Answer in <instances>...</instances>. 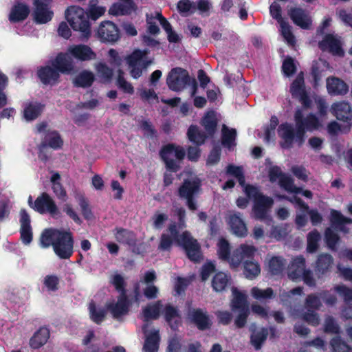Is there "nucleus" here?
<instances>
[{"label":"nucleus","mask_w":352,"mask_h":352,"mask_svg":"<svg viewBox=\"0 0 352 352\" xmlns=\"http://www.w3.org/2000/svg\"><path fill=\"white\" fill-rule=\"evenodd\" d=\"M278 124V119L276 116H272L270 124L265 128L264 140L269 142L275 138L276 128Z\"/></svg>","instance_id":"obj_52"},{"label":"nucleus","mask_w":352,"mask_h":352,"mask_svg":"<svg viewBox=\"0 0 352 352\" xmlns=\"http://www.w3.org/2000/svg\"><path fill=\"white\" fill-rule=\"evenodd\" d=\"M157 14L161 13L155 12L154 13L146 14L147 30L148 33L153 35L158 34L160 32V28L157 25V21H159L161 24V20L156 16Z\"/></svg>","instance_id":"obj_47"},{"label":"nucleus","mask_w":352,"mask_h":352,"mask_svg":"<svg viewBox=\"0 0 352 352\" xmlns=\"http://www.w3.org/2000/svg\"><path fill=\"white\" fill-rule=\"evenodd\" d=\"M43 106L38 102H29L25 104L23 116L27 121L36 119L42 112Z\"/></svg>","instance_id":"obj_38"},{"label":"nucleus","mask_w":352,"mask_h":352,"mask_svg":"<svg viewBox=\"0 0 352 352\" xmlns=\"http://www.w3.org/2000/svg\"><path fill=\"white\" fill-rule=\"evenodd\" d=\"M43 248L53 246L56 254L62 259L69 258L73 254L74 241L69 231L46 229L40 239Z\"/></svg>","instance_id":"obj_3"},{"label":"nucleus","mask_w":352,"mask_h":352,"mask_svg":"<svg viewBox=\"0 0 352 352\" xmlns=\"http://www.w3.org/2000/svg\"><path fill=\"white\" fill-rule=\"evenodd\" d=\"M320 239V233L314 230L310 232L307 235V250L309 252H315L318 247V241Z\"/></svg>","instance_id":"obj_54"},{"label":"nucleus","mask_w":352,"mask_h":352,"mask_svg":"<svg viewBox=\"0 0 352 352\" xmlns=\"http://www.w3.org/2000/svg\"><path fill=\"white\" fill-rule=\"evenodd\" d=\"M98 36L102 41L109 43H114L120 38L118 27L111 21H104L100 25Z\"/></svg>","instance_id":"obj_17"},{"label":"nucleus","mask_w":352,"mask_h":352,"mask_svg":"<svg viewBox=\"0 0 352 352\" xmlns=\"http://www.w3.org/2000/svg\"><path fill=\"white\" fill-rule=\"evenodd\" d=\"M319 47L323 52H328L332 55L342 57L344 55L343 43L341 38L335 34L326 35L319 42Z\"/></svg>","instance_id":"obj_14"},{"label":"nucleus","mask_w":352,"mask_h":352,"mask_svg":"<svg viewBox=\"0 0 352 352\" xmlns=\"http://www.w3.org/2000/svg\"><path fill=\"white\" fill-rule=\"evenodd\" d=\"M29 12L28 6L19 3L12 8L10 14V20L12 22L23 20L28 16Z\"/></svg>","instance_id":"obj_42"},{"label":"nucleus","mask_w":352,"mask_h":352,"mask_svg":"<svg viewBox=\"0 0 352 352\" xmlns=\"http://www.w3.org/2000/svg\"><path fill=\"white\" fill-rule=\"evenodd\" d=\"M285 265V260L280 256H274L268 261V268L272 274L280 273Z\"/></svg>","instance_id":"obj_48"},{"label":"nucleus","mask_w":352,"mask_h":352,"mask_svg":"<svg viewBox=\"0 0 352 352\" xmlns=\"http://www.w3.org/2000/svg\"><path fill=\"white\" fill-rule=\"evenodd\" d=\"M90 317L91 320L96 322H101L105 316V311L102 308L96 307L93 302H91L89 306Z\"/></svg>","instance_id":"obj_56"},{"label":"nucleus","mask_w":352,"mask_h":352,"mask_svg":"<svg viewBox=\"0 0 352 352\" xmlns=\"http://www.w3.org/2000/svg\"><path fill=\"white\" fill-rule=\"evenodd\" d=\"M267 336V331L265 329H261L260 331H254L252 334L251 342L256 349L261 348V344L265 341Z\"/></svg>","instance_id":"obj_55"},{"label":"nucleus","mask_w":352,"mask_h":352,"mask_svg":"<svg viewBox=\"0 0 352 352\" xmlns=\"http://www.w3.org/2000/svg\"><path fill=\"white\" fill-rule=\"evenodd\" d=\"M227 173L236 177L239 184L243 188V191L249 199L254 201L253 212L256 219L264 220L267 219L270 209L274 201L269 197L263 195L258 189L251 185H245L244 177L241 168L229 165Z\"/></svg>","instance_id":"obj_2"},{"label":"nucleus","mask_w":352,"mask_h":352,"mask_svg":"<svg viewBox=\"0 0 352 352\" xmlns=\"http://www.w3.org/2000/svg\"><path fill=\"white\" fill-rule=\"evenodd\" d=\"M51 182L52 184V189L58 198L65 199L66 197V192L60 183V175L54 173L51 177Z\"/></svg>","instance_id":"obj_51"},{"label":"nucleus","mask_w":352,"mask_h":352,"mask_svg":"<svg viewBox=\"0 0 352 352\" xmlns=\"http://www.w3.org/2000/svg\"><path fill=\"white\" fill-rule=\"evenodd\" d=\"M332 257L329 254H322L319 256L317 261V270L318 272L324 273L332 264Z\"/></svg>","instance_id":"obj_62"},{"label":"nucleus","mask_w":352,"mask_h":352,"mask_svg":"<svg viewBox=\"0 0 352 352\" xmlns=\"http://www.w3.org/2000/svg\"><path fill=\"white\" fill-rule=\"evenodd\" d=\"M352 122H348L342 127L337 122L333 121L327 126L328 133L331 135H336L338 133H347L350 131Z\"/></svg>","instance_id":"obj_58"},{"label":"nucleus","mask_w":352,"mask_h":352,"mask_svg":"<svg viewBox=\"0 0 352 352\" xmlns=\"http://www.w3.org/2000/svg\"><path fill=\"white\" fill-rule=\"evenodd\" d=\"M232 294L231 309L234 312L239 313L234 323L237 327L241 328L245 324L246 319L249 314L247 294L245 292L239 290L236 287L232 288Z\"/></svg>","instance_id":"obj_8"},{"label":"nucleus","mask_w":352,"mask_h":352,"mask_svg":"<svg viewBox=\"0 0 352 352\" xmlns=\"http://www.w3.org/2000/svg\"><path fill=\"white\" fill-rule=\"evenodd\" d=\"M21 238L25 244H29L32 240V231L30 218L25 210L20 212Z\"/></svg>","instance_id":"obj_27"},{"label":"nucleus","mask_w":352,"mask_h":352,"mask_svg":"<svg viewBox=\"0 0 352 352\" xmlns=\"http://www.w3.org/2000/svg\"><path fill=\"white\" fill-rule=\"evenodd\" d=\"M168 214L166 213L156 211L152 217L153 226L155 229L161 230L164 226L168 220Z\"/></svg>","instance_id":"obj_60"},{"label":"nucleus","mask_w":352,"mask_h":352,"mask_svg":"<svg viewBox=\"0 0 352 352\" xmlns=\"http://www.w3.org/2000/svg\"><path fill=\"white\" fill-rule=\"evenodd\" d=\"M147 325L143 327V331L146 336L143 347L144 352H157L160 341L159 331L153 329L148 332L146 329Z\"/></svg>","instance_id":"obj_28"},{"label":"nucleus","mask_w":352,"mask_h":352,"mask_svg":"<svg viewBox=\"0 0 352 352\" xmlns=\"http://www.w3.org/2000/svg\"><path fill=\"white\" fill-rule=\"evenodd\" d=\"M161 20V25L166 31L168 36V40L170 43H177L180 41V36L172 30L170 24L162 16V14H157L156 15Z\"/></svg>","instance_id":"obj_44"},{"label":"nucleus","mask_w":352,"mask_h":352,"mask_svg":"<svg viewBox=\"0 0 352 352\" xmlns=\"http://www.w3.org/2000/svg\"><path fill=\"white\" fill-rule=\"evenodd\" d=\"M331 346L333 352H352V349L350 348L345 342H342L338 337H336L331 340Z\"/></svg>","instance_id":"obj_63"},{"label":"nucleus","mask_w":352,"mask_h":352,"mask_svg":"<svg viewBox=\"0 0 352 352\" xmlns=\"http://www.w3.org/2000/svg\"><path fill=\"white\" fill-rule=\"evenodd\" d=\"M78 202L84 218L87 220L93 219L94 214L86 199L82 195H80L78 198Z\"/></svg>","instance_id":"obj_57"},{"label":"nucleus","mask_w":352,"mask_h":352,"mask_svg":"<svg viewBox=\"0 0 352 352\" xmlns=\"http://www.w3.org/2000/svg\"><path fill=\"white\" fill-rule=\"evenodd\" d=\"M288 200L293 203L296 208L302 210L305 212H307L309 215L311 222L314 226H316L322 222V217L318 211L316 210H309L308 206L296 195H294L291 198H288Z\"/></svg>","instance_id":"obj_29"},{"label":"nucleus","mask_w":352,"mask_h":352,"mask_svg":"<svg viewBox=\"0 0 352 352\" xmlns=\"http://www.w3.org/2000/svg\"><path fill=\"white\" fill-rule=\"evenodd\" d=\"M189 140L197 145L202 144L205 140L206 135L201 133L197 126L191 125L187 133Z\"/></svg>","instance_id":"obj_45"},{"label":"nucleus","mask_w":352,"mask_h":352,"mask_svg":"<svg viewBox=\"0 0 352 352\" xmlns=\"http://www.w3.org/2000/svg\"><path fill=\"white\" fill-rule=\"evenodd\" d=\"M106 11V8L103 6H96L94 4V1H91L87 11L88 18H91L92 20H97L98 18L102 16Z\"/></svg>","instance_id":"obj_59"},{"label":"nucleus","mask_w":352,"mask_h":352,"mask_svg":"<svg viewBox=\"0 0 352 352\" xmlns=\"http://www.w3.org/2000/svg\"><path fill=\"white\" fill-rule=\"evenodd\" d=\"M94 80V74L89 71L85 70L74 77L73 83L76 87H87L92 85Z\"/></svg>","instance_id":"obj_40"},{"label":"nucleus","mask_w":352,"mask_h":352,"mask_svg":"<svg viewBox=\"0 0 352 352\" xmlns=\"http://www.w3.org/2000/svg\"><path fill=\"white\" fill-rule=\"evenodd\" d=\"M125 60L129 66H148L153 64V60L148 57V52L139 49L133 50Z\"/></svg>","instance_id":"obj_23"},{"label":"nucleus","mask_w":352,"mask_h":352,"mask_svg":"<svg viewBox=\"0 0 352 352\" xmlns=\"http://www.w3.org/2000/svg\"><path fill=\"white\" fill-rule=\"evenodd\" d=\"M280 31L285 41L289 45L294 46L296 43L295 37L292 32L291 26L286 21L280 23Z\"/></svg>","instance_id":"obj_49"},{"label":"nucleus","mask_w":352,"mask_h":352,"mask_svg":"<svg viewBox=\"0 0 352 352\" xmlns=\"http://www.w3.org/2000/svg\"><path fill=\"white\" fill-rule=\"evenodd\" d=\"M33 209L41 214H49L55 219H58L62 216L60 210L54 199L47 193H43L36 198Z\"/></svg>","instance_id":"obj_12"},{"label":"nucleus","mask_w":352,"mask_h":352,"mask_svg":"<svg viewBox=\"0 0 352 352\" xmlns=\"http://www.w3.org/2000/svg\"><path fill=\"white\" fill-rule=\"evenodd\" d=\"M236 131L234 129H229L226 125L222 128V144L229 149L232 148L235 145Z\"/></svg>","instance_id":"obj_41"},{"label":"nucleus","mask_w":352,"mask_h":352,"mask_svg":"<svg viewBox=\"0 0 352 352\" xmlns=\"http://www.w3.org/2000/svg\"><path fill=\"white\" fill-rule=\"evenodd\" d=\"M65 18L74 30L89 38L91 34L90 23L83 8L76 6H69L65 11Z\"/></svg>","instance_id":"obj_7"},{"label":"nucleus","mask_w":352,"mask_h":352,"mask_svg":"<svg viewBox=\"0 0 352 352\" xmlns=\"http://www.w3.org/2000/svg\"><path fill=\"white\" fill-rule=\"evenodd\" d=\"M72 67H41L38 76L43 84H52L56 81L59 73L69 74Z\"/></svg>","instance_id":"obj_18"},{"label":"nucleus","mask_w":352,"mask_h":352,"mask_svg":"<svg viewBox=\"0 0 352 352\" xmlns=\"http://www.w3.org/2000/svg\"><path fill=\"white\" fill-rule=\"evenodd\" d=\"M120 2L113 3L109 10V13L113 16L126 15L136 10L133 0H120Z\"/></svg>","instance_id":"obj_26"},{"label":"nucleus","mask_w":352,"mask_h":352,"mask_svg":"<svg viewBox=\"0 0 352 352\" xmlns=\"http://www.w3.org/2000/svg\"><path fill=\"white\" fill-rule=\"evenodd\" d=\"M330 221L332 228H335L336 229L344 232H348L345 226L352 223V220L351 219L344 217L340 212L335 210H332L331 211Z\"/></svg>","instance_id":"obj_35"},{"label":"nucleus","mask_w":352,"mask_h":352,"mask_svg":"<svg viewBox=\"0 0 352 352\" xmlns=\"http://www.w3.org/2000/svg\"><path fill=\"white\" fill-rule=\"evenodd\" d=\"M111 283L115 287L116 289L120 293V295L126 296L124 289V278L119 274H115L111 276Z\"/></svg>","instance_id":"obj_64"},{"label":"nucleus","mask_w":352,"mask_h":352,"mask_svg":"<svg viewBox=\"0 0 352 352\" xmlns=\"http://www.w3.org/2000/svg\"><path fill=\"white\" fill-rule=\"evenodd\" d=\"M189 318L196 324L200 329H205L210 325V320L205 312L201 309H193L189 311Z\"/></svg>","instance_id":"obj_34"},{"label":"nucleus","mask_w":352,"mask_h":352,"mask_svg":"<svg viewBox=\"0 0 352 352\" xmlns=\"http://www.w3.org/2000/svg\"><path fill=\"white\" fill-rule=\"evenodd\" d=\"M331 113L339 120L351 122L352 109L351 104L346 101H339L332 104L330 109Z\"/></svg>","instance_id":"obj_19"},{"label":"nucleus","mask_w":352,"mask_h":352,"mask_svg":"<svg viewBox=\"0 0 352 352\" xmlns=\"http://www.w3.org/2000/svg\"><path fill=\"white\" fill-rule=\"evenodd\" d=\"M273 290L271 288L261 289L257 287H254L251 289V295L254 298L259 301H265L272 298Z\"/></svg>","instance_id":"obj_50"},{"label":"nucleus","mask_w":352,"mask_h":352,"mask_svg":"<svg viewBox=\"0 0 352 352\" xmlns=\"http://www.w3.org/2000/svg\"><path fill=\"white\" fill-rule=\"evenodd\" d=\"M160 155L168 170L177 171L180 160L185 156V151L182 146L168 144L163 147Z\"/></svg>","instance_id":"obj_11"},{"label":"nucleus","mask_w":352,"mask_h":352,"mask_svg":"<svg viewBox=\"0 0 352 352\" xmlns=\"http://www.w3.org/2000/svg\"><path fill=\"white\" fill-rule=\"evenodd\" d=\"M63 145V140L59 134L55 131L48 130L44 136L40 149H44L49 146L54 149H58Z\"/></svg>","instance_id":"obj_33"},{"label":"nucleus","mask_w":352,"mask_h":352,"mask_svg":"<svg viewBox=\"0 0 352 352\" xmlns=\"http://www.w3.org/2000/svg\"><path fill=\"white\" fill-rule=\"evenodd\" d=\"M288 14L292 21L302 29H309L311 27L312 20L309 14L300 8H291Z\"/></svg>","instance_id":"obj_21"},{"label":"nucleus","mask_w":352,"mask_h":352,"mask_svg":"<svg viewBox=\"0 0 352 352\" xmlns=\"http://www.w3.org/2000/svg\"><path fill=\"white\" fill-rule=\"evenodd\" d=\"M305 260L302 256L294 258L289 267L288 276L292 280H302L307 285H314L311 272L305 269Z\"/></svg>","instance_id":"obj_10"},{"label":"nucleus","mask_w":352,"mask_h":352,"mask_svg":"<svg viewBox=\"0 0 352 352\" xmlns=\"http://www.w3.org/2000/svg\"><path fill=\"white\" fill-rule=\"evenodd\" d=\"M291 93L294 96L299 98L305 107H309L311 100L307 96L304 87V77L302 72L298 74L296 80L291 86Z\"/></svg>","instance_id":"obj_22"},{"label":"nucleus","mask_w":352,"mask_h":352,"mask_svg":"<svg viewBox=\"0 0 352 352\" xmlns=\"http://www.w3.org/2000/svg\"><path fill=\"white\" fill-rule=\"evenodd\" d=\"M107 307L114 318H119L128 313L129 302L126 296L120 295L116 301L109 302Z\"/></svg>","instance_id":"obj_24"},{"label":"nucleus","mask_w":352,"mask_h":352,"mask_svg":"<svg viewBox=\"0 0 352 352\" xmlns=\"http://www.w3.org/2000/svg\"><path fill=\"white\" fill-rule=\"evenodd\" d=\"M164 318L172 329L178 327L181 322V317L177 309L170 305H167L164 309Z\"/></svg>","instance_id":"obj_36"},{"label":"nucleus","mask_w":352,"mask_h":352,"mask_svg":"<svg viewBox=\"0 0 352 352\" xmlns=\"http://www.w3.org/2000/svg\"><path fill=\"white\" fill-rule=\"evenodd\" d=\"M162 307L161 301H157L155 303L145 307L142 310L144 320L148 321L149 320L157 318Z\"/></svg>","instance_id":"obj_43"},{"label":"nucleus","mask_w":352,"mask_h":352,"mask_svg":"<svg viewBox=\"0 0 352 352\" xmlns=\"http://www.w3.org/2000/svg\"><path fill=\"white\" fill-rule=\"evenodd\" d=\"M177 10L183 15H188L197 10L196 4L190 0H180L177 3Z\"/></svg>","instance_id":"obj_53"},{"label":"nucleus","mask_w":352,"mask_h":352,"mask_svg":"<svg viewBox=\"0 0 352 352\" xmlns=\"http://www.w3.org/2000/svg\"><path fill=\"white\" fill-rule=\"evenodd\" d=\"M217 246L219 258L226 261L232 270H237L243 261L252 258L256 251L254 245L243 243L231 253L230 243L223 238L219 239Z\"/></svg>","instance_id":"obj_5"},{"label":"nucleus","mask_w":352,"mask_h":352,"mask_svg":"<svg viewBox=\"0 0 352 352\" xmlns=\"http://www.w3.org/2000/svg\"><path fill=\"white\" fill-rule=\"evenodd\" d=\"M62 211L65 213L70 219H72L75 223L81 224L82 220L78 214L77 212L74 209L72 204L67 202L61 206Z\"/></svg>","instance_id":"obj_61"},{"label":"nucleus","mask_w":352,"mask_h":352,"mask_svg":"<svg viewBox=\"0 0 352 352\" xmlns=\"http://www.w3.org/2000/svg\"><path fill=\"white\" fill-rule=\"evenodd\" d=\"M261 272V268L257 263L253 261L244 262V275L248 279H254Z\"/></svg>","instance_id":"obj_46"},{"label":"nucleus","mask_w":352,"mask_h":352,"mask_svg":"<svg viewBox=\"0 0 352 352\" xmlns=\"http://www.w3.org/2000/svg\"><path fill=\"white\" fill-rule=\"evenodd\" d=\"M327 89L329 94L334 96H343L349 91L348 85L343 80L336 77L327 78Z\"/></svg>","instance_id":"obj_30"},{"label":"nucleus","mask_w":352,"mask_h":352,"mask_svg":"<svg viewBox=\"0 0 352 352\" xmlns=\"http://www.w3.org/2000/svg\"><path fill=\"white\" fill-rule=\"evenodd\" d=\"M335 291L343 297L348 307L344 311V316L346 318L352 319V290L343 285L335 287Z\"/></svg>","instance_id":"obj_31"},{"label":"nucleus","mask_w":352,"mask_h":352,"mask_svg":"<svg viewBox=\"0 0 352 352\" xmlns=\"http://www.w3.org/2000/svg\"><path fill=\"white\" fill-rule=\"evenodd\" d=\"M269 176L271 182H278L280 187L288 192H298L300 190V188L294 184L293 179L289 176L283 174L280 168L277 166L270 168Z\"/></svg>","instance_id":"obj_16"},{"label":"nucleus","mask_w":352,"mask_h":352,"mask_svg":"<svg viewBox=\"0 0 352 352\" xmlns=\"http://www.w3.org/2000/svg\"><path fill=\"white\" fill-rule=\"evenodd\" d=\"M199 185V178L196 175H191L189 179L184 181L182 186L179 188V197L186 200L187 206L191 210L197 209L192 196L198 192Z\"/></svg>","instance_id":"obj_13"},{"label":"nucleus","mask_w":352,"mask_h":352,"mask_svg":"<svg viewBox=\"0 0 352 352\" xmlns=\"http://www.w3.org/2000/svg\"><path fill=\"white\" fill-rule=\"evenodd\" d=\"M296 132L294 133L292 126L288 123L281 124L278 128V134L283 140L282 146L289 148L293 142L300 146L304 142L306 131H313L322 126L323 120L316 115L310 113L305 117L302 109H297L294 114Z\"/></svg>","instance_id":"obj_1"},{"label":"nucleus","mask_w":352,"mask_h":352,"mask_svg":"<svg viewBox=\"0 0 352 352\" xmlns=\"http://www.w3.org/2000/svg\"><path fill=\"white\" fill-rule=\"evenodd\" d=\"M218 120V114L214 111H208L204 115L201 123L208 135L215 133Z\"/></svg>","instance_id":"obj_32"},{"label":"nucleus","mask_w":352,"mask_h":352,"mask_svg":"<svg viewBox=\"0 0 352 352\" xmlns=\"http://www.w3.org/2000/svg\"><path fill=\"white\" fill-rule=\"evenodd\" d=\"M169 88L174 91H179L186 85L191 87V94L194 96L197 89V85L194 78L188 76L187 72L182 67H174L167 78Z\"/></svg>","instance_id":"obj_9"},{"label":"nucleus","mask_w":352,"mask_h":352,"mask_svg":"<svg viewBox=\"0 0 352 352\" xmlns=\"http://www.w3.org/2000/svg\"><path fill=\"white\" fill-rule=\"evenodd\" d=\"M96 58V53L89 46L83 44L71 45L65 52H60L56 56L52 66H68L75 60L86 61L94 60Z\"/></svg>","instance_id":"obj_6"},{"label":"nucleus","mask_w":352,"mask_h":352,"mask_svg":"<svg viewBox=\"0 0 352 352\" xmlns=\"http://www.w3.org/2000/svg\"><path fill=\"white\" fill-rule=\"evenodd\" d=\"M228 223L230 228L231 232L239 237H245L248 235L247 226L242 219L240 214H230Z\"/></svg>","instance_id":"obj_25"},{"label":"nucleus","mask_w":352,"mask_h":352,"mask_svg":"<svg viewBox=\"0 0 352 352\" xmlns=\"http://www.w3.org/2000/svg\"><path fill=\"white\" fill-rule=\"evenodd\" d=\"M230 281V276L222 272L217 273L212 278V286L214 291L222 292L228 285Z\"/></svg>","instance_id":"obj_39"},{"label":"nucleus","mask_w":352,"mask_h":352,"mask_svg":"<svg viewBox=\"0 0 352 352\" xmlns=\"http://www.w3.org/2000/svg\"><path fill=\"white\" fill-rule=\"evenodd\" d=\"M51 1L52 0H34L35 8L32 14L37 23L43 24L52 20L54 12L51 10Z\"/></svg>","instance_id":"obj_15"},{"label":"nucleus","mask_w":352,"mask_h":352,"mask_svg":"<svg viewBox=\"0 0 352 352\" xmlns=\"http://www.w3.org/2000/svg\"><path fill=\"white\" fill-rule=\"evenodd\" d=\"M50 338V331L46 327L40 328L30 340V345L38 349L44 345Z\"/></svg>","instance_id":"obj_37"},{"label":"nucleus","mask_w":352,"mask_h":352,"mask_svg":"<svg viewBox=\"0 0 352 352\" xmlns=\"http://www.w3.org/2000/svg\"><path fill=\"white\" fill-rule=\"evenodd\" d=\"M168 230L170 236L164 234L162 235L160 248L162 250H168L174 240L177 244L182 246L186 251L188 257L193 261H198L201 258L200 246L197 240L194 239L190 234L185 231L181 234L176 229L175 224H171Z\"/></svg>","instance_id":"obj_4"},{"label":"nucleus","mask_w":352,"mask_h":352,"mask_svg":"<svg viewBox=\"0 0 352 352\" xmlns=\"http://www.w3.org/2000/svg\"><path fill=\"white\" fill-rule=\"evenodd\" d=\"M321 305L318 297L314 295H309L306 299L305 307L307 309V313L303 315L302 318L309 324L317 326L319 324V317L311 309H317Z\"/></svg>","instance_id":"obj_20"}]
</instances>
